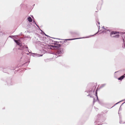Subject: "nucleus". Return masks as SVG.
Instances as JSON below:
<instances>
[{"instance_id":"obj_1","label":"nucleus","mask_w":125,"mask_h":125,"mask_svg":"<svg viewBox=\"0 0 125 125\" xmlns=\"http://www.w3.org/2000/svg\"><path fill=\"white\" fill-rule=\"evenodd\" d=\"M119 33V32H112L111 33V37H113L118 38L119 37V34H117L114 36H112V35L113 34H116Z\"/></svg>"},{"instance_id":"obj_2","label":"nucleus","mask_w":125,"mask_h":125,"mask_svg":"<svg viewBox=\"0 0 125 125\" xmlns=\"http://www.w3.org/2000/svg\"><path fill=\"white\" fill-rule=\"evenodd\" d=\"M64 53V50L62 49H58L57 51V53L59 56L62 54Z\"/></svg>"},{"instance_id":"obj_3","label":"nucleus","mask_w":125,"mask_h":125,"mask_svg":"<svg viewBox=\"0 0 125 125\" xmlns=\"http://www.w3.org/2000/svg\"><path fill=\"white\" fill-rule=\"evenodd\" d=\"M31 55L33 57H37L42 56V55L36 53H32L31 54Z\"/></svg>"},{"instance_id":"obj_4","label":"nucleus","mask_w":125,"mask_h":125,"mask_svg":"<svg viewBox=\"0 0 125 125\" xmlns=\"http://www.w3.org/2000/svg\"><path fill=\"white\" fill-rule=\"evenodd\" d=\"M51 48L54 49H58V47L57 45L52 46L51 45Z\"/></svg>"},{"instance_id":"obj_5","label":"nucleus","mask_w":125,"mask_h":125,"mask_svg":"<svg viewBox=\"0 0 125 125\" xmlns=\"http://www.w3.org/2000/svg\"><path fill=\"white\" fill-rule=\"evenodd\" d=\"M14 40L15 42L17 44L20 46H21V43L19 41H17L16 40Z\"/></svg>"},{"instance_id":"obj_6","label":"nucleus","mask_w":125,"mask_h":125,"mask_svg":"<svg viewBox=\"0 0 125 125\" xmlns=\"http://www.w3.org/2000/svg\"><path fill=\"white\" fill-rule=\"evenodd\" d=\"M124 75H125V74H124V75L118 78V80H122L124 77H125V76H124Z\"/></svg>"},{"instance_id":"obj_7","label":"nucleus","mask_w":125,"mask_h":125,"mask_svg":"<svg viewBox=\"0 0 125 125\" xmlns=\"http://www.w3.org/2000/svg\"><path fill=\"white\" fill-rule=\"evenodd\" d=\"M28 20L29 22H31L32 21V20L30 17H29L28 18Z\"/></svg>"},{"instance_id":"obj_8","label":"nucleus","mask_w":125,"mask_h":125,"mask_svg":"<svg viewBox=\"0 0 125 125\" xmlns=\"http://www.w3.org/2000/svg\"><path fill=\"white\" fill-rule=\"evenodd\" d=\"M75 38V39H68V40H73L76 39H81V38Z\"/></svg>"},{"instance_id":"obj_9","label":"nucleus","mask_w":125,"mask_h":125,"mask_svg":"<svg viewBox=\"0 0 125 125\" xmlns=\"http://www.w3.org/2000/svg\"><path fill=\"white\" fill-rule=\"evenodd\" d=\"M95 96H96L97 98V99H98V97L97 96V90L96 91V92H95Z\"/></svg>"},{"instance_id":"obj_10","label":"nucleus","mask_w":125,"mask_h":125,"mask_svg":"<svg viewBox=\"0 0 125 125\" xmlns=\"http://www.w3.org/2000/svg\"><path fill=\"white\" fill-rule=\"evenodd\" d=\"M102 28H103V29H104V30H106V29H105V28H104V27H102Z\"/></svg>"},{"instance_id":"obj_11","label":"nucleus","mask_w":125,"mask_h":125,"mask_svg":"<svg viewBox=\"0 0 125 125\" xmlns=\"http://www.w3.org/2000/svg\"><path fill=\"white\" fill-rule=\"evenodd\" d=\"M55 58H56L57 57V56L56 55H55L54 56Z\"/></svg>"},{"instance_id":"obj_12","label":"nucleus","mask_w":125,"mask_h":125,"mask_svg":"<svg viewBox=\"0 0 125 125\" xmlns=\"http://www.w3.org/2000/svg\"><path fill=\"white\" fill-rule=\"evenodd\" d=\"M102 87H103L105 85V84H102Z\"/></svg>"},{"instance_id":"obj_13","label":"nucleus","mask_w":125,"mask_h":125,"mask_svg":"<svg viewBox=\"0 0 125 125\" xmlns=\"http://www.w3.org/2000/svg\"><path fill=\"white\" fill-rule=\"evenodd\" d=\"M44 34H45V35L46 36H48L47 35H46L45 33H44Z\"/></svg>"},{"instance_id":"obj_14","label":"nucleus","mask_w":125,"mask_h":125,"mask_svg":"<svg viewBox=\"0 0 125 125\" xmlns=\"http://www.w3.org/2000/svg\"><path fill=\"white\" fill-rule=\"evenodd\" d=\"M108 30H107V31H106V32L107 33H108Z\"/></svg>"},{"instance_id":"obj_15","label":"nucleus","mask_w":125,"mask_h":125,"mask_svg":"<svg viewBox=\"0 0 125 125\" xmlns=\"http://www.w3.org/2000/svg\"><path fill=\"white\" fill-rule=\"evenodd\" d=\"M94 102H95V100H94Z\"/></svg>"},{"instance_id":"obj_16","label":"nucleus","mask_w":125,"mask_h":125,"mask_svg":"<svg viewBox=\"0 0 125 125\" xmlns=\"http://www.w3.org/2000/svg\"><path fill=\"white\" fill-rule=\"evenodd\" d=\"M117 72H118V71H117V72H115V73H116Z\"/></svg>"},{"instance_id":"obj_17","label":"nucleus","mask_w":125,"mask_h":125,"mask_svg":"<svg viewBox=\"0 0 125 125\" xmlns=\"http://www.w3.org/2000/svg\"><path fill=\"white\" fill-rule=\"evenodd\" d=\"M118 103H119V102H118V103H116V104H117Z\"/></svg>"},{"instance_id":"obj_18","label":"nucleus","mask_w":125,"mask_h":125,"mask_svg":"<svg viewBox=\"0 0 125 125\" xmlns=\"http://www.w3.org/2000/svg\"><path fill=\"white\" fill-rule=\"evenodd\" d=\"M26 48H28V47H26Z\"/></svg>"},{"instance_id":"obj_19","label":"nucleus","mask_w":125,"mask_h":125,"mask_svg":"<svg viewBox=\"0 0 125 125\" xmlns=\"http://www.w3.org/2000/svg\"><path fill=\"white\" fill-rule=\"evenodd\" d=\"M88 37H86L85 38H88Z\"/></svg>"}]
</instances>
